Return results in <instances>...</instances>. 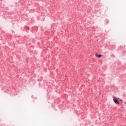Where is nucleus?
<instances>
[{"mask_svg": "<svg viewBox=\"0 0 126 126\" xmlns=\"http://www.w3.org/2000/svg\"><path fill=\"white\" fill-rule=\"evenodd\" d=\"M95 56L97 58H101V57H102V55H98L97 54H95Z\"/></svg>", "mask_w": 126, "mask_h": 126, "instance_id": "nucleus-2", "label": "nucleus"}, {"mask_svg": "<svg viewBox=\"0 0 126 126\" xmlns=\"http://www.w3.org/2000/svg\"><path fill=\"white\" fill-rule=\"evenodd\" d=\"M113 101L114 103H115V104H119V101H118V99H117V98H116L115 97H113Z\"/></svg>", "mask_w": 126, "mask_h": 126, "instance_id": "nucleus-1", "label": "nucleus"}]
</instances>
